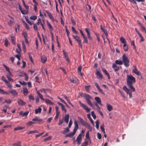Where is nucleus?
<instances>
[{"instance_id": "f257e3e1", "label": "nucleus", "mask_w": 146, "mask_h": 146, "mask_svg": "<svg viewBox=\"0 0 146 146\" xmlns=\"http://www.w3.org/2000/svg\"><path fill=\"white\" fill-rule=\"evenodd\" d=\"M128 87L131 90V92L135 91V89L133 86L132 84L134 83L135 82V78L132 75H127L126 79Z\"/></svg>"}, {"instance_id": "f03ea898", "label": "nucleus", "mask_w": 146, "mask_h": 146, "mask_svg": "<svg viewBox=\"0 0 146 146\" xmlns=\"http://www.w3.org/2000/svg\"><path fill=\"white\" fill-rule=\"evenodd\" d=\"M122 60L125 66L128 67L129 66V60L125 54H124L122 57Z\"/></svg>"}, {"instance_id": "7ed1b4c3", "label": "nucleus", "mask_w": 146, "mask_h": 146, "mask_svg": "<svg viewBox=\"0 0 146 146\" xmlns=\"http://www.w3.org/2000/svg\"><path fill=\"white\" fill-rule=\"evenodd\" d=\"M78 118L80 121V122L82 125L86 127H89V125L82 118L80 117H78Z\"/></svg>"}, {"instance_id": "20e7f679", "label": "nucleus", "mask_w": 146, "mask_h": 146, "mask_svg": "<svg viewBox=\"0 0 146 146\" xmlns=\"http://www.w3.org/2000/svg\"><path fill=\"white\" fill-rule=\"evenodd\" d=\"M79 103L80 106L83 108L84 110H86L87 113H90V109L88 108L84 104L82 103L80 101L79 102Z\"/></svg>"}, {"instance_id": "39448f33", "label": "nucleus", "mask_w": 146, "mask_h": 146, "mask_svg": "<svg viewBox=\"0 0 146 146\" xmlns=\"http://www.w3.org/2000/svg\"><path fill=\"white\" fill-rule=\"evenodd\" d=\"M123 89L126 92L127 94H129V98H131L132 97V94L131 93L132 92L131 91V90H131L130 89L129 90L125 86H124L123 87Z\"/></svg>"}, {"instance_id": "423d86ee", "label": "nucleus", "mask_w": 146, "mask_h": 146, "mask_svg": "<svg viewBox=\"0 0 146 146\" xmlns=\"http://www.w3.org/2000/svg\"><path fill=\"white\" fill-rule=\"evenodd\" d=\"M74 38L76 40L79 45L80 46L81 48H82V42L81 39L79 36H77L73 35Z\"/></svg>"}, {"instance_id": "0eeeda50", "label": "nucleus", "mask_w": 146, "mask_h": 146, "mask_svg": "<svg viewBox=\"0 0 146 146\" xmlns=\"http://www.w3.org/2000/svg\"><path fill=\"white\" fill-rule=\"evenodd\" d=\"M83 136H82L80 134H79L77 137L76 141L78 145H80L81 143L82 140V138Z\"/></svg>"}, {"instance_id": "6e6552de", "label": "nucleus", "mask_w": 146, "mask_h": 146, "mask_svg": "<svg viewBox=\"0 0 146 146\" xmlns=\"http://www.w3.org/2000/svg\"><path fill=\"white\" fill-rule=\"evenodd\" d=\"M95 74L97 76L98 79H102L103 78V76L101 73L98 70H96L95 72Z\"/></svg>"}, {"instance_id": "1a4fd4ad", "label": "nucleus", "mask_w": 146, "mask_h": 146, "mask_svg": "<svg viewBox=\"0 0 146 146\" xmlns=\"http://www.w3.org/2000/svg\"><path fill=\"white\" fill-rule=\"evenodd\" d=\"M112 68L114 69L116 74H118V71L119 69V67L117 66L116 64H113L112 65Z\"/></svg>"}, {"instance_id": "9d476101", "label": "nucleus", "mask_w": 146, "mask_h": 146, "mask_svg": "<svg viewBox=\"0 0 146 146\" xmlns=\"http://www.w3.org/2000/svg\"><path fill=\"white\" fill-rule=\"evenodd\" d=\"M94 85L96 86L97 89L102 94H104V92L101 89L98 84L96 82H95Z\"/></svg>"}, {"instance_id": "9b49d317", "label": "nucleus", "mask_w": 146, "mask_h": 146, "mask_svg": "<svg viewBox=\"0 0 146 146\" xmlns=\"http://www.w3.org/2000/svg\"><path fill=\"white\" fill-rule=\"evenodd\" d=\"M101 29L102 31L104 33L106 36L108 35V32L106 29L105 27H103L102 25H100Z\"/></svg>"}, {"instance_id": "f8f14e48", "label": "nucleus", "mask_w": 146, "mask_h": 146, "mask_svg": "<svg viewBox=\"0 0 146 146\" xmlns=\"http://www.w3.org/2000/svg\"><path fill=\"white\" fill-rule=\"evenodd\" d=\"M74 128L73 131L76 133V131L78 128V125L77 122L76 121H74Z\"/></svg>"}, {"instance_id": "ddd939ff", "label": "nucleus", "mask_w": 146, "mask_h": 146, "mask_svg": "<svg viewBox=\"0 0 146 146\" xmlns=\"http://www.w3.org/2000/svg\"><path fill=\"white\" fill-rule=\"evenodd\" d=\"M69 115L68 114H66L65 115L64 117L62 119H63L64 121L67 123L69 121Z\"/></svg>"}, {"instance_id": "4468645a", "label": "nucleus", "mask_w": 146, "mask_h": 146, "mask_svg": "<svg viewBox=\"0 0 146 146\" xmlns=\"http://www.w3.org/2000/svg\"><path fill=\"white\" fill-rule=\"evenodd\" d=\"M75 133L73 131V132H72L70 133L67 135H66L65 136V137H73L75 134Z\"/></svg>"}, {"instance_id": "2eb2a0df", "label": "nucleus", "mask_w": 146, "mask_h": 146, "mask_svg": "<svg viewBox=\"0 0 146 146\" xmlns=\"http://www.w3.org/2000/svg\"><path fill=\"white\" fill-rule=\"evenodd\" d=\"M134 68L132 70V72L134 73L135 74L137 75H139V72L138 70L135 66H134Z\"/></svg>"}, {"instance_id": "dca6fc26", "label": "nucleus", "mask_w": 146, "mask_h": 146, "mask_svg": "<svg viewBox=\"0 0 146 146\" xmlns=\"http://www.w3.org/2000/svg\"><path fill=\"white\" fill-rule=\"evenodd\" d=\"M70 81L72 83H76L78 82V80L76 78L74 77L70 79Z\"/></svg>"}, {"instance_id": "f3484780", "label": "nucleus", "mask_w": 146, "mask_h": 146, "mask_svg": "<svg viewBox=\"0 0 146 146\" xmlns=\"http://www.w3.org/2000/svg\"><path fill=\"white\" fill-rule=\"evenodd\" d=\"M95 100L98 104H100L101 106H102V104L101 103V100L99 97H95Z\"/></svg>"}, {"instance_id": "a211bd4d", "label": "nucleus", "mask_w": 146, "mask_h": 146, "mask_svg": "<svg viewBox=\"0 0 146 146\" xmlns=\"http://www.w3.org/2000/svg\"><path fill=\"white\" fill-rule=\"evenodd\" d=\"M85 31L87 33V36L89 39H91V37L90 33V29L88 28L85 29Z\"/></svg>"}, {"instance_id": "6ab92c4d", "label": "nucleus", "mask_w": 146, "mask_h": 146, "mask_svg": "<svg viewBox=\"0 0 146 146\" xmlns=\"http://www.w3.org/2000/svg\"><path fill=\"white\" fill-rule=\"evenodd\" d=\"M44 19H42V20H41V19H38V22L37 23V25H39V24H40L41 26L42 24H44Z\"/></svg>"}, {"instance_id": "aec40b11", "label": "nucleus", "mask_w": 146, "mask_h": 146, "mask_svg": "<svg viewBox=\"0 0 146 146\" xmlns=\"http://www.w3.org/2000/svg\"><path fill=\"white\" fill-rule=\"evenodd\" d=\"M23 93L25 95L27 96L29 93L28 89L26 87H24L23 88Z\"/></svg>"}, {"instance_id": "412c9836", "label": "nucleus", "mask_w": 146, "mask_h": 146, "mask_svg": "<svg viewBox=\"0 0 146 146\" xmlns=\"http://www.w3.org/2000/svg\"><path fill=\"white\" fill-rule=\"evenodd\" d=\"M102 71L104 72L106 74V75L107 76L108 79H110V76L109 73H108V72L104 68H102Z\"/></svg>"}, {"instance_id": "4be33fe9", "label": "nucleus", "mask_w": 146, "mask_h": 146, "mask_svg": "<svg viewBox=\"0 0 146 146\" xmlns=\"http://www.w3.org/2000/svg\"><path fill=\"white\" fill-rule=\"evenodd\" d=\"M9 92L11 93L13 95L15 96L17 95L18 93L15 90H11L9 91Z\"/></svg>"}, {"instance_id": "5701e85b", "label": "nucleus", "mask_w": 146, "mask_h": 146, "mask_svg": "<svg viewBox=\"0 0 146 146\" xmlns=\"http://www.w3.org/2000/svg\"><path fill=\"white\" fill-rule=\"evenodd\" d=\"M17 102L20 105H23L25 104V103L21 99H18L17 100Z\"/></svg>"}, {"instance_id": "b1692460", "label": "nucleus", "mask_w": 146, "mask_h": 146, "mask_svg": "<svg viewBox=\"0 0 146 146\" xmlns=\"http://www.w3.org/2000/svg\"><path fill=\"white\" fill-rule=\"evenodd\" d=\"M84 96L86 100L91 99L92 98L88 94H84Z\"/></svg>"}, {"instance_id": "393cba45", "label": "nucleus", "mask_w": 146, "mask_h": 146, "mask_svg": "<svg viewBox=\"0 0 146 146\" xmlns=\"http://www.w3.org/2000/svg\"><path fill=\"white\" fill-rule=\"evenodd\" d=\"M42 120L41 119H39L38 117H36L32 119L33 121H42Z\"/></svg>"}, {"instance_id": "a878e982", "label": "nucleus", "mask_w": 146, "mask_h": 146, "mask_svg": "<svg viewBox=\"0 0 146 146\" xmlns=\"http://www.w3.org/2000/svg\"><path fill=\"white\" fill-rule=\"evenodd\" d=\"M47 58L45 56H42L41 57V60L42 63H44L46 61Z\"/></svg>"}, {"instance_id": "bb28decb", "label": "nucleus", "mask_w": 146, "mask_h": 146, "mask_svg": "<svg viewBox=\"0 0 146 146\" xmlns=\"http://www.w3.org/2000/svg\"><path fill=\"white\" fill-rule=\"evenodd\" d=\"M81 69L82 67L81 66H80L78 68L77 71L79 74L82 76L83 75V74L81 72Z\"/></svg>"}, {"instance_id": "cd10ccee", "label": "nucleus", "mask_w": 146, "mask_h": 146, "mask_svg": "<svg viewBox=\"0 0 146 146\" xmlns=\"http://www.w3.org/2000/svg\"><path fill=\"white\" fill-rule=\"evenodd\" d=\"M120 40L121 42L123 43L124 44L126 43V40L122 36L121 37Z\"/></svg>"}, {"instance_id": "c85d7f7f", "label": "nucleus", "mask_w": 146, "mask_h": 146, "mask_svg": "<svg viewBox=\"0 0 146 146\" xmlns=\"http://www.w3.org/2000/svg\"><path fill=\"white\" fill-rule=\"evenodd\" d=\"M42 110V109L40 108H38V109L35 110V113L37 114L38 113H40Z\"/></svg>"}, {"instance_id": "c756f323", "label": "nucleus", "mask_w": 146, "mask_h": 146, "mask_svg": "<svg viewBox=\"0 0 146 146\" xmlns=\"http://www.w3.org/2000/svg\"><path fill=\"white\" fill-rule=\"evenodd\" d=\"M48 25L49 27V29L50 31V33L52 36H53V34L52 32V31L53 30L52 27L50 24L49 23H48Z\"/></svg>"}, {"instance_id": "7c9ffc66", "label": "nucleus", "mask_w": 146, "mask_h": 146, "mask_svg": "<svg viewBox=\"0 0 146 146\" xmlns=\"http://www.w3.org/2000/svg\"><path fill=\"white\" fill-rule=\"evenodd\" d=\"M106 107L107 108L108 110L109 111H110L112 110V106L109 104H107L106 105Z\"/></svg>"}, {"instance_id": "2f4dec72", "label": "nucleus", "mask_w": 146, "mask_h": 146, "mask_svg": "<svg viewBox=\"0 0 146 146\" xmlns=\"http://www.w3.org/2000/svg\"><path fill=\"white\" fill-rule=\"evenodd\" d=\"M6 76L9 81H12V82L13 81V80L11 78V76H13V75L12 74V75H10V74H7L6 75Z\"/></svg>"}, {"instance_id": "473e14b6", "label": "nucleus", "mask_w": 146, "mask_h": 146, "mask_svg": "<svg viewBox=\"0 0 146 146\" xmlns=\"http://www.w3.org/2000/svg\"><path fill=\"white\" fill-rule=\"evenodd\" d=\"M115 63L116 64L121 65L122 64L123 62L121 60H117L115 61Z\"/></svg>"}, {"instance_id": "72a5a7b5", "label": "nucleus", "mask_w": 146, "mask_h": 146, "mask_svg": "<svg viewBox=\"0 0 146 146\" xmlns=\"http://www.w3.org/2000/svg\"><path fill=\"white\" fill-rule=\"evenodd\" d=\"M36 93L38 95V96L39 98L41 99L42 100H44L43 98L42 95L41 94L39 91H37L36 92Z\"/></svg>"}, {"instance_id": "f704fd0d", "label": "nucleus", "mask_w": 146, "mask_h": 146, "mask_svg": "<svg viewBox=\"0 0 146 146\" xmlns=\"http://www.w3.org/2000/svg\"><path fill=\"white\" fill-rule=\"evenodd\" d=\"M63 96H64V97L65 98V99H66L67 100L69 104H70V105H71V106H73L72 105L71 103L70 102V100L69 99H68V97H67V96H66L65 95H63Z\"/></svg>"}, {"instance_id": "c9c22d12", "label": "nucleus", "mask_w": 146, "mask_h": 146, "mask_svg": "<svg viewBox=\"0 0 146 146\" xmlns=\"http://www.w3.org/2000/svg\"><path fill=\"white\" fill-rule=\"evenodd\" d=\"M86 101L87 103L91 107H93V105L90 100V99L87 100Z\"/></svg>"}, {"instance_id": "e433bc0d", "label": "nucleus", "mask_w": 146, "mask_h": 146, "mask_svg": "<svg viewBox=\"0 0 146 146\" xmlns=\"http://www.w3.org/2000/svg\"><path fill=\"white\" fill-rule=\"evenodd\" d=\"M21 142L20 141H19L13 144V145L15 146H21Z\"/></svg>"}, {"instance_id": "4c0bfd02", "label": "nucleus", "mask_w": 146, "mask_h": 146, "mask_svg": "<svg viewBox=\"0 0 146 146\" xmlns=\"http://www.w3.org/2000/svg\"><path fill=\"white\" fill-rule=\"evenodd\" d=\"M88 141L85 140V141L82 144L81 146H87L88 145Z\"/></svg>"}, {"instance_id": "58836bf2", "label": "nucleus", "mask_w": 146, "mask_h": 146, "mask_svg": "<svg viewBox=\"0 0 146 146\" xmlns=\"http://www.w3.org/2000/svg\"><path fill=\"white\" fill-rule=\"evenodd\" d=\"M128 47V45L126 43L123 44V48L125 51H127V50Z\"/></svg>"}, {"instance_id": "ea45409f", "label": "nucleus", "mask_w": 146, "mask_h": 146, "mask_svg": "<svg viewBox=\"0 0 146 146\" xmlns=\"http://www.w3.org/2000/svg\"><path fill=\"white\" fill-rule=\"evenodd\" d=\"M38 132V131L37 130H35L30 131L28 132L27 133L28 134H32V133H37Z\"/></svg>"}, {"instance_id": "a19ab883", "label": "nucleus", "mask_w": 146, "mask_h": 146, "mask_svg": "<svg viewBox=\"0 0 146 146\" xmlns=\"http://www.w3.org/2000/svg\"><path fill=\"white\" fill-rule=\"evenodd\" d=\"M17 47H18V49H17V50H16L17 52V53H19L20 52V51H21L20 45L19 44H17Z\"/></svg>"}, {"instance_id": "79ce46f5", "label": "nucleus", "mask_w": 146, "mask_h": 146, "mask_svg": "<svg viewBox=\"0 0 146 146\" xmlns=\"http://www.w3.org/2000/svg\"><path fill=\"white\" fill-rule=\"evenodd\" d=\"M100 129L104 133H105V131L104 129V125L103 124L100 126Z\"/></svg>"}, {"instance_id": "37998d69", "label": "nucleus", "mask_w": 146, "mask_h": 146, "mask_svg": "<svg viewBox=\"0 0 146 146\" xmlns=\"http://www.w3.org/2000/svg\"><path fill=\"white\" fill-rule=\"evenodd\" d=\"M69 131V129H68V127L66 128L63 131V132H62V133L63 134H65L66 133H68Z\"/></svg>"}, {"instance_id": "c03bdc74", "label": "nucleus", "mask_w": 146, "mask_h": 146, "mask_svg": "<svg viewBox=\"0 0 146 146\" xmlns=\"http://www.w3.org/2000/svg\"><path fill=\"white\" fill-rule=\"evenodd\" d=\"M35 123V122L34 121H30L29 122L27 123V125L28 126H30L32 125V124Z\"/></svg>"}, {"instance_id": "a18cd8bd", "label": "nucleus", "mask_w": 146, "mask_h": 146, "mask_svg": "<svg viewBox=\"0 0 146 146\" xmlns=\"http://www.w3.org/2000/svg\"><path fill=\"white\" fill-rule=\"evenodd\" d=\"M91 113L92 115V117H93V118L94 119H95L96 118V116L94 113V112L93 111H92L91 112Z\"/></svg>"}, {"instance_id": "49530a36", "label": "nucleus", "mask_w": 146, "mask_h": 146, "mask_svg": "<svg viewBox=\"0 0 146 146\" xmlns=\"http://www.w3.org/2000/svg\"><path fill=\"white\" fill-rule=\"evenodd\" d=\"M46 102L47 104H50L52 105V103L48 99H46L44 100Z\"/></svg>"}, {"instance_id": "de8ad7c7", "label": "nucleus", "mask_w": 146, "mask_h": 146, "mask_svg": "<svg viewBox=\"0 0 146 146\" xmlns=\"http://www.w3.org/2000/svg\"><path fill=\"white\" fill-rule=\"evenodd\" d=\"M23 129V127L20 126H18L17 127H15L14 129V130L16 131L22 129Z\"/></svg>"}, {"instance_id": "09e8293b", "label": "nucleus", "mask_w": 146, "mask_h": 146, "mask_svg": "<svg viewBox=\"0 0 146 146\" xmlns=\"http://www.w3.org/2000/svg\"><path fill=\"white\" fill-rule=\"evenodd\" d=\"M37 17L35 15H33L30 17V19L31 20H35L37 19Z\"/></svg>"}, {"instance_id": "8fccbe9b", "label": "nucleus", "mask_w": 146, "mask_h": 146, "mask_svg": "<svg viewBox=\"0 0 146 146\" xmlns=\"http://www.w3.org/2000/svg\"><path fill=\"white\" fill-rule=\"evenodd\" d=\"M22 44L23 49V50L24 52H25V49H26V48H25V44L24 42L23 41L22 42Z\"/></svg>"}, {"instance_id": "3c124183", "label": "nucleus", "mask_w": 146, "mask_h": 146, "mask_svg": "<svg viewBox=\"0 0 146 146\" xmlns=\"http://www.w3.org/2000/svg\"><path fill=\"white\" fill-rule=\"evenodd\" d=\"M13 20L12 18L10 19L9 21L8 22V24L9 25H11L12 23H13Z\"/></svg>"}, {"instance_id": "603ef678", "label": "nucleus", "mask_w": 146, "mask_h": 146, "mask_svg": "<svg viewBox=\"0 0 146 146\" xmlns=\"http://www.w3.org/2000/svg\"><path fill=\"white\" fill-rule=\"evenodd\" d=\"M96 128L97 129H99V122L98 120H97L96 122Z\"/></svg>"}, {"instance_id": "864d4df0", "label": "nucleus", "mask_w": 146, "mask_h": 146, "mask_svg": "<svg viewBox=\"0 0 146 146\" xmlns=\"http://www.w3.org/2000/svg\"><path fill=\"white\" fill-rule=\"evenodd\" d=\"M83 38H84V40L83 41V42L87 43H88V40L87 38L86 37H85V36H84V37H83Z\"/></svg>"}, {"instance_id": "5fc2aeb1", "label": "nucleus", "mask_w": 146, "mask_h": 146, "mask_svg": "<svg viewBox=\"0 0 146 146\" xmlns=\"http://www.w3.org/2000/svg\"><path fill=\"white\" fill-rule=\"evenodd\" d=\"M29 96L30 99L33 100H35V98L32 94L29 95Z\"/></svg>"}, {"instance_id": "6e6d98bb", "label": "nucleus", "mask_w": 146, "mask_h": 146, "mask_svg": "<svg viewBox=\"0 0 146 146\" xmlns=\"http://www.w3.org/2000/svg\"><path fill=\"white\" fill-rule=\"evenodd\" d=\"M86 90L87 92H88L89 91V88L90 87V85H89L88 86H85Z\"/></svg>"}, {"instance_id": "4d7b16f0", "label": "nucleus", "mask_w": 146, "mask_h": 146, "mask_svg": "<svg viewBox=\"0 0 146 146\" xmlns=\"http://www.w3.org/2000/svg\"><path fill=\"white\" fill-rule=\"evenodd\" d=\"M33 25H34L33 28H34V30L35 31H38V27H37L36 25V24H33Z\"/></svg>"}, {"instance_id": "13d9d810", "label": "nucleus", "mask_w": 146, "mask_h": 146, "mask_svg": "<svg viewBox=\"0 0 146 146\" xmlns=\"http://www.w3.org/2000/svg\"><path fill=\"white\" fill-rule=\"evenodd\" d=\"M26 21L30 25H32L33 24V22H32L31 21H29V20L28 19H26Z\"/></svg>"}, {"instance_id": "bf43d9fd", "label": "nucleus", "mask_w": 146, "mask_h": 146, "mask_svg": "<svg viewBox=\"0 0 146 146\" xmlns=\"http://www.w3.org/2000/svg\"><path fill=\"white\" fill-rule=\"evenodd\" d=\"M86 139H88L89 140H90V138L89 137V132H87V133H86Z\"/></svg>"}, {"instance_id": "052dcab7", "label": "nucleus", "mask_w": 146, "mask_h": 146, "mask_svg": "<svg viewBox=\"0 0 146 146\" xmlns=\"http://www.w3.org/2000/svg\"><path fill=\"white\" fill-rule=\"evenodd\" d=\"M63 119H60L59 121L58 125H60L63 122Z\"/></svg>"}, {"instance_id": "680f3d73", "label": "nucleus", "mask_w": 146, "mask_h": 146, "mask_svg": "<svg viewBox=\"0 0 146 146\" xmlns=\"http://www.w3.org/2000/svg\"><path fill=\"white\" fill-rule=\"evenodd\" d=\"M97 138L99 139H100L101 138V134L99 133H97Z\"/></svg>"}, {"instance_id": "e2e57ef3", "label": "nucleus", "mask_w": 146, "mask_h": 146, "mask_svg": "<svg viewBox=\"0 0 146 146\" xmlns=\"http://www.w3.org/2000/svg\"><path fill=\"white\" fill-rule=\"evenodd\" d=\"M24 37V38H27V35L26 32H23L22 33Z\"/></svg>"}, {"instance_id": "0e129e2a", "label": "nucleus", "mask_w": 146, "mask_h": 146, "mask_svg": "<svg viewBox=\"0 0 146 146\" xmlns=\"http://www.w3.org/2000/svg\"><path fill=\"white\" fill-rule=\"evenodd\" d=\"M61 109L62 110L64 111L65 113H66V109L65 108V107L63 105L62 106H61Z\"/></svg>"}, {"instance_id": "69168bd1", "label": "nucleus", "mask_w": 146, "mask_h": 146, "mask_svg": "<svg viewBox=\"0 0 146 146\" xmlns=\"http://www.w3.org/2000/svg\"><path fill=\"white\" fill-rule=\"evenodd\" d=\"M1 78L2 80H3L5 82V83H6V82H7L8 81L3 76Z\"/></svg>"}, {"instance_id": "338daca9", "label": "nucleus", "mask_w": 146, "mask_h": 146, "mask_svg": "<svg viewBox=\"0 0 146 146\" xmlns=\"http://www.w3.org/2000/svg\"><path fill=\"white\" fill-rule=\"evenodd\" d=\"M72 120L71 119H70V121H69V124H68V127L69 128H70L72 124Z\"/></svg>"}, {"instance_id": "774afa93", "label": "nucleus", "mask_w": 146, "mask_h": 146, "mask_svg": "<svg viewBox=\"0 0 146 146\" xmlns=\"http://www.w3.org/2000/svg\"><path fill=\"white\" fill-rule=\"evenodd\" d=\"M11 41L12 42L13 44H15V42L14 41L15 38L14 36H11Z\"/></svg>"}]
</instances>
